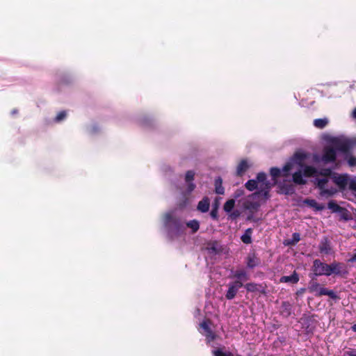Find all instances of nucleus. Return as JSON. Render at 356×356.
I'll return each mask as SVG.
<instances>
[{"label":"nucleus","mask_w":356,"mask_h":356,"mask_svg":"<svg viewBox=\"0 0 356 356\" xmlns=\"http://www.w3.org/2000/svg\"><path fill=\"white\" fill-rule=\"evenodd\" d=\"M309 156L302 152H297L284 166V172H293L292 180L296 184H305L306 177L314 178V182L320 189L323 197L332 196L337 192L334 184L340 189L347 188L348 175L332 174L331 169L325 168L321 171L308 165Z\"/></svg>","instance_id":"obj_1"},{"label":"nucleus","mask_w":356,"mask_h":356,"mask_svg":"<svg viewBox=\"0 0 356 356\" xmlns=\"http://www.w3.org/2000/svg\"><path fill=\"white\" fill-rule=\"evenodd\" d=\"M293 172H284V167L282 170L277 168L270 169V175L273 181L266 180V175L260 172L257 175L256 179H250L245 184L248 190L252 191L257 189V191L249 195L244 202V207L250 211L257 210L261 203L268 198V193L271 187L278 184L283 193L292 194L294 188L289 179Z\"/></svg>","instance_id":"obj_2"},{"label":"nucleus","mask_w":356,"mask_h":356,"mask_svg":"<svg viewBox=\"0 0 356 356\" xmlns=\"http://www.w3.org/2000/svg\"><path fill=\"white\" fill-rule=\"evenodd\" d=\"M339 154L343 155V159L350 166H356V157L349 154L347 142L339 138H331L328 145L325 147L322 156L314 155L313 161L316 164L332 163L334 165V168H336L341 163V160L337 159Z\"/></svg>","instance_id":"obj_3"},{"label":"nucleus","mask_w":356,"mask_h":356,"mask_svg":"<svg viewBox=\"0 0 356 356\" xmlns=\"http://www.w3.org/2000/svg\"><path fill=\"white\" fill-rule=\"evenodd\" d=\"M308 290L309 292L314 293L315 296H328L332 299H336L337 298V296L334 291L322 287L316 282H311L309 283Z\"/></svg>","instance_id":"obj_4"},{"label":"nucleus","mask_w":356,"mask_h":356,"mask_svg":"<svg viewBox=\"0 0 356 356\" xmlns=\"http://www.w3.org/2000/svg\"><path fill=\"white\" fill-rule=\"evenodd\" d=\"M199 331L202 334L206 337L207 341L209 344L217 338V336L213 332L209 326V322L207 321H204L200 323Z\"/></svg>","instance_id":"obj_5"},{"label":"nucleus","mask_w":356,"mask_h":356,"mask_svg":"<svg viewBox=\"0 0 356 356\" xmlns=\"http://www.w3.org/2000/svg\"><path fill=\"white\" fill-rule=\"evenodd\" d=\"M314 272L316 275H330V265L321 262L320 260L314 261Z\"/></svg>","instance_id":"obj_6"},{"label":"nucleus","mask_w":356,"mask_h":356,"mask_svg":"<svg viewBox=\"0 0 356 356\" xmlns=\"http://www.w3.org/2000/svg\"><path fill=\"white\" fill-rule=\"evenodd\" d=\"M243 286V283L240 281H235L229 284V289L226 293V298L228 300L233 299L237 293L238 289Z\"/></svg>","instance_id":"obj_7"},{"label":"nucleus","mask_w":356,"mask_h":356,"mask_svg":"<svg viewBox=\"0 0 356 356\" xmlns=\"http://www.w3.org/2000/svg\"><path fill=\"white\" fill-rule=\"evenodd\" d=\"M163 222L166 229H168L169 234H172L170 226L171 224H175V220L174 218V213L172 211H168L165 213L163 216Z\"/></svg>","instance_id":"obj_8"},{"label":"nucleus","mask_w":356,"mask_h":356,"mask_svg":"<svg viewBox=\"0 0 356 356\" xmlns=\"http://www.w3.org/2000/svg\"><path fill=\"white\" fill-rule=\"evenodd\" d=\"M343 266V264L341 263L334 262L330 264V275H341L345 271Z\"/></svg>","instance_id":"obj_9"},{"label":"nucleus","mask_w":356,"mask_h":356,"mask_svg":"<svg viewBox=\"0 0 356 356\" xmlns=\"http://www.w3.org/2000/svg\"><path fill=\"white\" fill-rule=\"evenodd\" d=\"M195 172L193 171L189 170L186 172L185 180L188 185L187 191L188 193L193 191L195 188V184L192 182L194 179Z\"/></svg>","instance_id":"obj_10"},{"label":"nucleus","mask_w":356,"mask_h":356,"mask_svg":"<svg viewBox=\"0 0 356 356\" xmlns=\"http://www.w3.org/2000/svg\"><path fill=\"white\" fill-rule=\"evenodd\" d=\"M250 166L251 164L247 160H242L236 168L237 175L242 176Z\"/></svg>","instance_id":"obj_11"},{"label":"nucleus","mask_w":356,"mask_h":356,"mask_svg":"<svg viewBox=\"0 0 356 356\" xmlns=\"http://www.w3.org/2000/svg\"><path fill=\"white\" fill-rule=\"evenodd\" d=\"M304 203L316 211H321L325 209V206L323 204H318L315 200L307 199L304 200Z\"/></svg>","instance_id":"obj_12"},{"label":"nucleus","mask_w":356,"mask_h":356,"mask_svg":"<svg viewBox=\"0 0 356 356\" xmlns=\"http://www.w3.org/2000/svg\"><path fill=\"white\" fill-rule=\"evenodd\" d=\"M212 354L213 356H232V353L225 348H215L212 350Z\"/></svg>","instance_id":"obj_13"},{"label":"nucleus","mask_w":356,"mask_h":356,"mask_svg":"<svg viewBox=\"0 0 356 356\" xmlns=\"http://www.w3.org/2000/svg\"><path fill=\"white\" fill-rule=\"evenodd\" d=\"M209 209V200L205 197L199 202L197 205V209L201 212H207Z\"/></svg>","instance_id":"obj_14"},{"label":"nucleus","mask_w":356,"mask_h":356,"mask_svg":"<svg viewBox=\"0 0 356 356\" xmlns=\"http://www.w3.org/2000/svg\"><path fill=\"white\" fill-rule=\"evenodd\" d=\"M299 280V277L296 273H293L289 276H283L280 279L281 282H292L296 283Z\"/></svg>","instance_id":"obj_15"},{"label":"nucleus","mask_w":356,"mask_h":356,"mask_svg":"<svg viewBox=\"0 0 356 356\" xmlns=\"http://www.w3.org/2000/svg\"><path fill=\"white\" fill-rule=\"evenodd\" d=\"M319 248L322 254H329L331 253L330 246L326 240L321 242Z\"/></svg>","instance_id":"obj_16"},{"label":"nucleus","mask_w":356,"mask_h":356,"mask_svg":"<svg viewBox=\"0 0 356 356\" xmlns=\"http://www.w3.org/2000/svg\"><path fill=\"white\" fill-rule=\"evenodd\" d=\"M234 277L238 280L237 281H240L242 283L248 280L247 274L243 270L236 271L234 274Z\"/></svg>","instance_id":"obj_17"},{"label":"nucleus","mask_w":356,"mask_h":356,"mask_svg":"<svg viewBox=\"0 0 356 356\" xmlns=\"http://www.w3.org/2000/svg\"><path fill=\"white\" fill-rule=\"evenodd\" d=\"M252 229L249 228L245 230V233L241 236V241L246 244H249L252 242Z\"/></svg>","instance_id":"obj_18"},{"label":"nucleus","mask_w":356,"mask_h":356,"mask_svg":"<svg viewBox=\"0 0 356 356\" xmlns=\"http://www.w3.org/2000/svg\"><path fill=\"white\" fill-rule=\"evenodd\" d=\"M186 226L191 229L193 233H195L199 229L200 223L197 220H192L186 222Z\"/></svg>","instance_id":"obj_19"},{"label":"nucleus","mask_w":356,"mask_h":356,"mask_svg":"<svg viewBox=\"0 0 356 356\" xmlns=\"http://www.w3.org/2000/svg\"><path fill=\"white\" fill-rule=\"evenodd\" d=\"M328 123L327 118L316 119L314 120V125L318 129L324 128Z\"/></svg>","instance_id":"obj_20"},{"label":"nucleus","mask_w":356,"mask_h":356,"mask_svg":"<svg viewBox=\"0 0 356 356\" xmlns=\"http://www.w3.org/2000/svg\"><path fill=\"white\" fill-rule=\"evenodd\" d=\"M234 205L235 201L234 200H227L223 206L224 211L227 213H230L233 210Z\"/></svg>","instance_id":"obj_21"},{"label":"nucleus","mask_w":356,"mask_h":356,"mask_svg":"<svg viewBox=\"0 0 356 356\" xmlns=\"http://www.w3.org/2000/svg\"><path fill=\"white\" fill-rule=\"evenodd\" d=\"M259 264V259L254 255H250L248 259V266L254 268Z\"/></svg>","instance_id":"obj_22"},{"label":"nucleus","mask_w":356,"mask_h":356,"mask_svg":"<svg viewBox=\"0 0 356 356\" xmlns=\"http://www.w3.org/2000/svg\"><path fill=\"white\" fill-rule=\"evenodd\" d=\"M215 184L216 193L222 195L224 193V188L222 186V179L220 178L216 179Z\"/></svg>","instance_id":"obj_23"},{"label":"nucleus","mask_w":356,"mask_h":356,"mask_svg":"<svg viewBox=\"0 0 356 356\" xmlns=\"http://www.w3.org/2000/svg\"><path fill=\"white\" fill-rule=\"evenodd\" d=\"M347 188L351 191H356V178H350L349 177Z\"/></svg>","instance_id":"obj_24"},{"label":"nucleus","mask_w":356,"mask_h":356,"mask_svg":"<svg viewBox=\"0 0 356 356\" xmlns=\"http://www.w3.org/2000/svg\"><path fill=\"white\" fill-rule=\"evenodd\" d=\"M66 116H67V113L65 111H60L56 115L54 120L56 122H60L63 121V120H65L66 118Z\"/></svg>","instance_id":"obj_25"},{"label":"nucleus","mask_w":356,"mask_h":356,"mask_svg":"<svg viewBox=\"0 0 356 356\" xmlns=\"http://www.w3.org/2000/svg\"><path fill=\"white\" fill-rule=\"evenodd\" d=\"M245 289L248 291H258V285L254 283H248L245 286Z\"/></svg>","instance_id":"obj_26"},{"label":"nucleus","mask_w":356,"mask_h":356,"mask_svg":"<svg viewBox=\"0 0 356 356\" xmlns=\"http://www.w3.org/2000/svg\"><path fill=\"white\" fill-rule=\"evenodd\" d=\"M229 213V217L232 219H235L240 216V212L238 211H232Z\"/></svg>","instance_id":"obj_27"},{"label":"nucleus","mask_w":356,"mask_h":356,"mask_svg":"<svg viewBox=\"0 0 356 356\" xmlns=\"http://www.w3.org/2000/svg\"><path fill=\"white\" fill-rule=\"evenodd\" d=\"M327 206L329 209H332L334 211H336L337 209L338 208V206L333 202H330Z\"/></svg>","instance_id":"obj_28"},{"label":"nucleus","mask_w":356,"mask_h":356,"mask_svg":"<svg viewBox=\"0 0 356 356\" xmlns=\"http://www.w3.org/2000/svg\"><path fill=\"white\" fill-rule=\"evenodd\" d=\"M300 234L298 233H294L293 234V243H297L300 241Z\"/></svg>","instance_id":"obj_29"},{"label":"nucleus","mask_w":356,"mask_h":356,"mask_svg":"<svg viewBox=\"0 0 356 356\" xmlns=\"http://www.w3.org/2000/svg\"><path fill=\"white\" fill-rule=\"evenodd\" d=\"M343 356H356V355L353 354L352 352H346L344 353Z\"/></svg>","instance_id":"obj_30"},{"label":"nucleus","mask_w":356,"mask_h":356,"mask_svg":"<svg viewBox=\"0 0 356 356\" xmlns=\"http://www.w3.org/2000/svg\"><path fill=\"white\" fill-rule=\"evenodd\" d=\"M352 117H353V118L356 120V108L353 110V111L352 113Z\"/></svg>","instance_id":"obj_31"},{"label":"nucleus","mask_w":356,"mask_h":356,"mask_svg":"<svg viewBox=\"0 0 356 356\" xmlns=\"http://www.w3.org/2000/svg\"><path fill=\"white\" fill-rule=\"evenodd\" d=\"M211 214L213 218H216V214L214 213V212L212 211Z\"/></svg>","instance_id":"obj_32"},{"label":"nucleus","mask_w":356,"mask_h":356,"mask_svg":"<svg viewBox=\"0 0 356 356\" xmlns=\"http://www.w3.org/2000/svg\"><path fill=\"white\" fill-rule=\"evenodd\" d=\"M353 330L356 332V324L353 326Z\"/></svg>","instance_id":"obj_33"},{"label":"nucleus","mask_w":356,"mask_h":356,"mask_svg":"<svg viewBox=\"0 0 356 356\" xmlns=\"http://www.w3.org/2000/svg\"><path fill=\"white\" fill-rule=\"evenodd\" d=\"M284 307H289L290 305H289V304H286V303H284Z\"/></svg>","instance_id":"obj_34"},{"label":"nucleus","mask_w":356,"mask_h":356,"mask_svg":"<svg viewBox=\"0 0 356 356\" xmlns=\"http://www.w3.org/2000/svg\"><path fill=\"white\" fill-rule=\"evenodd\" d=\"M352 260H355L356 261V254L354 256V257L352 259Z\"/></svg>","instance_id":"obj_35"}]
</instances>
